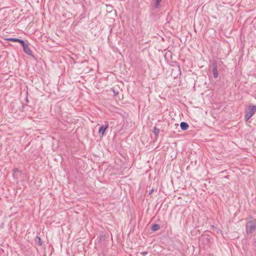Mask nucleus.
<instances>
[{"instance_id": "nucleus-5", "label": "nucleus", "mask_w": 256, "mask_h": 256, "mask_svg": "<svg viewBox=\"0 0 256 256\" xmlns=\"http://www.w3.org/2000/svg\"><path fill=\"white\" fill-rule=\"evenodd\" d=\"M23 48V50L26 54L29 56H32V52L28 47L27 44H26Z\"/></svg>"}, {"instance_id": "nucleus-14", "label": "nucleus", "mask_w": 256, "mask_h": 256, "mask_svg": "<svg viewBox=\"0 0 256 256\" xmlns=\"http://www.w3.org/2000/svg\"><path fill=\"white\" fill-rule=\"evenodd\" d=\"M148 252L145 251V252H141L140 254L142 255H146V254H148Z\"/></svg>"}, {"instance_id": "nucleus-9", "label": "nucleus", "mask_w": 256, "mask_h": 256, "mask_svg": "<svg viewBox=\"0 0 256 256\" xmlns=\"http://www.w3.org/2000/svg\"><path fill=\"white\" fill-rule=\"evenodd\" d=\"M19 38H6V40H8V41H10V42H19Z\"/></svg>"}, {"instance_id": "nucleus-2", "label": "nucleus", "mask_w": 256, "mask_h": 256, "mask_svg": "<svg viewBox=\"0 0 256 256\" xmlns=\"http://www.w3.org/2000/svg\"><path fill=\"white\" fill-rule=\"evenodd\" d=\"M256 230V221L250 220L246 225V232L248 235L252 234Z\"/></svg>"}, {"instance_id": "nucleus-12", "label": "nucleus", "mask_w": 256, "mask_h": 256, "mask_svg": "<svg viewBox=\"0 0 256 256\" xmlns=\"http://www.w3.org/2000/svg\"><path fill=\"white\" fill-rule=\"evenodd\" d=\"M20 42L22 47L24 46L26 44L23 40H22L21 39L19 40V42Z\"/></svg>"}, {"instance_id": "nucleus-10", "label": "nucleus", "mask_w": 256, "mask_h": 256, "mask_svg": "<svg viewBox=\"0 0 256 256\" xmlns=\"http://www.w3.org/2000/svg\"><path fill=\"white\" fill-rule=\"evenodd\" d=\"M153 132L155 134L156 136H157L160 132V130L159 128H156V127H154Z\"/></svg>"}, {"instance_id": "nucleus-7", "label": "nucleus", "mask_w": 256, "mask_h": 256, "mask_svg": "<svg viewBox=\"0 0 256 256\" xmlns=\"http://www.w3.org/2000/svg\"><path fill=\"white\" fill-rule=\"evenodd\" d=\"M160 228V226L159 224H152V226L151 227V230H152V231H156V230H159Z\"/></svg>"}, {"instance_id": "nucleus-3", "label": "nucleus", "mask_w": 256, "mask_h": 256, "mask_svg": "<svg viewBox=\"0 0 256 256\" xmlns=\"http://www.w3.org/2000/svg\"><path fill=\"white\" fill-rule=\"evenodd\" d=\"M212 73H213V76H214V77L216 78H218V70H217V64H216V62H213L212 63Z\"/></svg>"}, {"instance_id": "nucleus-13", "label": "nucleus", "mask_w": 256, "mask_h": 256, "mask_svg": "<svg viewBox=\"0 0 256 256\" xmlns=\"http://www.w3.org/2000/svg\"><path fill=\"white\" fill-rule=\"evenodd\" d=\"M112 90L114 92V96H116L118 94V91H116L114 88H112Z\"/></svg>"}, {"instance_id": "nucleus-1", "label": "nucleus", "mask_w": 256, "mask_h": 256, "mask_svg": "<svg viewBox=\"0 0 256 256\" xmlns=\"http://www.w3.org/2000/svg\"><path fill=\"white\" fill-rule=\"evenodd\" d=\"M256 112V105H250L247 110H245L244 119L246 122L250 120Z\"/></svg>"}, {"instance_id": "nucleus-4", "label": "nucleus", "mask_w": 256, "mask_h": 256, "mask_svg": "<svg viewBox=\"0 0 256 256\" xmlns=\"http://www.w3.org/2000/svg\"><path fill=\"white\" fill-rule=\"evenodd\" d=\"M108 122H106V125L104 126H102L100 128H99V130H98V133L100 134H102V136L104 135V132L105 130L108 128Z\"/></svg>"}, {"instance_id": "nucleus-6", "label": "nucleus", "mask_w": 256, "mask_h": 256, "mask_svg": "<svg viewBox=\"0 0 256 256\" xmlns=\"http://www.w3.org/2000/svg\"><path fill=\"white\" fill-rule=\"evenodd\" d=\"M188 124L186 122H182L180 124V128L183 130H186L188 128Z\"/></svg>"}, {"instance_id": "nucleus-11", "label": "nucleus", "mask_w": 256, "mask_h": 256, "mask_svg": "<svg viewBox=\"0 0 256 256\" xmlns=\"http://www.w3.org/2000/svg\"><path fill=\"white\" fill-rule=\"evenodd\" d=\"M162 0H156V4H154V7L156 8H158L160 3V2Z\"/></svg>"}, {"instance_id": "nucleus-8", "label": "nucleus", "mask_w": 256, "mask_h": 256, "mask_svg": "<svg viewBox=\"0 0 256 256\" xmlns=\"http://www.w3.org/2000/svg\"><path fill=\"white\" fill-rule=\"evenodd\" d=\"M35 242H36V244L38 246H42V240L40 237L36 236L35 238Z\"/></svg>"}, {"instance_id": "nucleus-16", "label": "nucleus", "mask_w": 256, "mask_h": 256, "mask_svg": "<svg viewBox=\"0 0 256 256\" xmlns=\"http://www.w3.org/2000/svg\"><path fill=\"white\" fill-rule=\"evenodd\" d=\"M178 70L179 72H180V67L179 66H178Z\"/></svg>"}, {"instance_id": "nucleus-15", "label": "nucleus", "mask_w": 256, "mask_h": 256, "mask_svg": "<svg viewBox=\"0 0 256 256\" xmlns=\"http://www.w3.org/2000/svg\"><path fill=\"white\" fill-rule=\"evenodd\" d=\"M154 192V189L152 188V190L149 192L148 194H149L150 195V194L152 193V192Z\"/></svg>"}]
</instances>
